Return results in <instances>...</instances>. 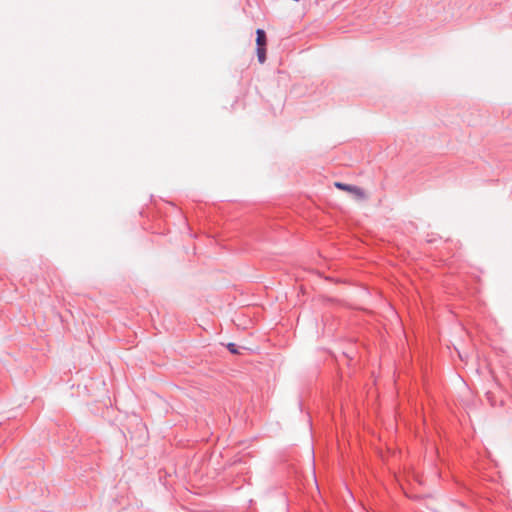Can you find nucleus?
<instances>
[{
  "label": "nucleus",
  "mask_w": 512,
  "mask_h": 512,
  "mask_svg": "<svg viewBox=\"0 0 512 512\" xmlns=\"http://www.w3.org/2000/svg\"><path fill=\"white\" fill-rule=\"evenodd\" d=\"M335 187L338 188L339 190L353 193V194H355L360 199L365 198L364 190L362 188L358 187V186L351 185V184H346V183H343V182H335Z\"/></svg>",
  "instance_id": "obj_1"
},
{
  "label": "nucleus",
  "mask_w": 512,
  "mask_h": 512,
  "mask_svg": "<svg viewBox=\"0 0 512 512\" xmlns=\"http://www.w3.org/2000/svg\"><path fill=\"white\" fill-rule=\"evenodd\" d=\"M256 45H257V48L267 46L266 32L261 28H258L256 30Z\"/></svg>",
  "instance_id": "obj_2"
},
{
  "label": "nucleus",
  "mask_w": 512,
  "mask_h": 512,
  "mask_svg": "<svg viewBox=\"0 0 512 512\" xmlns=\"http://www.w3.org/2000/svg\"><path fill=\"white\" fill-rule=\"evenodd\" d=\"M257 57H258V61L259 63L263 64L265 61H266V58H267V49L266 47H260V48H257Z\"/></svg>",
  "instance_id": "obj_3"
},
{
  "label": "nucleus",
  "mask_w": 512,
  "mask_h": 512,
  "mask_svg": "<svg viewBox=\"0 0 512 512\" xmlns=\"http://www.w3.org/2000/svg\"><path fill=\"white\" fill-rule=\"evenodd\" d=\"M226 347L231 354H234V355L240 354L239 347L235 343H232V342L228 343Z\"/></svg>",
  "instance_id": "obj_4"
},
{
  "label": "nucleus",
  "mask_w": 512,
  "mask_h": 512,
  "mask_svg": "<svg viewBox=\"0 0 512 512\" xmlns=\"http://www.w3.org/2000/svg\"><path fill=\"white\" fill-rule=\"evenodd\" d=\"M436 241V238L435 237H432V238H428L427 239V242L428 243H434Z\"/></svg>",
  "instance_id": "obj_5"
}]
</instances>
